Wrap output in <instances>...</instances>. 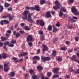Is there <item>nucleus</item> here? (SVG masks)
<instances>
[{
    "label": "nucleus",
    "mask_w": 79,
    "mask_h": 79,
    "mask_svg": "<svg viewBox=\"0 0 79 79\" xmlns=\"http://www.w3.org/2000/svg\"><path fill=\"white\" fill-rule=\"evenodd\" d=\"M44 39V36L42 35L41 37V40L42 41H43V40Z\"/></svg>",
    "instance_id": "59"
},
{
    "label": "nucleus",
    "mask_w": 79,
    "mask_h": 79,
    "mask_svg": "<svg viewBox=\"0 0 79 79\" xmlns=\"http://www.w3.org/2000/svg\"><path fill=\"white\" fill-rule=\"evenodd\" d=\"M73 52L72 49H69V50L68 52V53H71Z\"/></svg>",
    "instance_id": "61"
},
{
    "label": "nucleus",
    "mask_w": 79,
    "mask_h": 79,
    "mask_svg": "<svg viewBox=\"0 0 79 79\" xmlns=\"http://www.w3.org/2000/svg\"><path fill=\"white\" fill-rule=\"evenodd\" d=\"M69 21H72V22H76V20L73 19H70L69 20Z\"/></svg>",
    "instance_id": "42"
},
{
    "label": "nucleus",
    "mask_w": 79,
    "mask_h": 79,
    "mask_svg": "<svg viewBox=\"0 0 79 79\" xmlns=\"http://www.w3.org/2000/svg\"><path fill=\"white\" fill-rule=\"evenodd\" d=\"M19 32L20 33H21V34H25V32H24V31H19Z\"/></svg>",
    "instance_id": "41"
},
{
    "label": "nucleus",
    "mask_w": 79,
    "mask_h": 79,
    "mask_svg": "<svg viewBox=\"0 0 79 79\" xmlns=\"http://www.w3.org/2000/svg\"><path fill=\"white\" fill-rule=\"evenodd\" d=\"M1 39L2 40V41L3 42L4 41V40H6L8 38L2 36L1 37Z\"/></svg>",
    "instance_id": "23"
},
{
    "label": "nucleus",
    "mask_w": 79,
    "mask_h": 79,
    "mask_svg": "<svg viewBox=\"0 0 79 79\" xmlns=\"http://www.w3.org/2000/svg\"><path fill=\"white\" fill-rule=\"evenodd\" d=\"M74 1V0H69L68 2L69 4H72V3H73Z\"/></svg>",
    "instance_id": "36"
},
{
    "label": "nucleus",
    "mask_w": 79,
    "mask_h": 79,
    "mask_svg": "<svg viewBox=\"0 0 79 79\" xmlns=\"http://www.w3.org/2000/svg\"><path fill=\"white\" fill-rule=\"evenodd\" d=\"M36 68L37 69H43V67L40 65L37 66Z\"/></svg>",
    "instance_id": "27"
},
{
    "label": "nucleus",
    "mask_w": 79,
    "mask_h": 79,
    "mask_svg": "<svg viewBox=\"0 0 79 79\" xmlns=\"http://www.w3.org/2000/svg\"><path fill=\"white\" fill-rule=\"evenodd\" d=\"M41 60H42L43 62H45L46 61V57L44 56H42L41 57Z\"/></svg>",
    "instance_id": "20"
},
{
    "label": "nucleus",
    "mask_w": 79,
    "mask_h": 79,
    "mask_svg": "<svg viewBox=\"0 0 79 79\" xmlns=\"http://www.w3.org/2000/svg\"><path fill=\"white\" fill-rule=\"evenodd\" d=\"M10 29H11V30H12V31H13L14 29V27H13V26H12L10 27Z\"/></svg>",
    "instance_id": "63"
},
{
    "label": "nucleus",
    "mask_w": 79,
    "mask_h": 79,
    "mask_svg": "<svg viewBox=\"0 0 79 79\" xmlns=\"http://www.w3.org/2000/svg\"><path fill=\"white\" fill-rule=\"evenodd\" d=\"M28 55V53L26 52H22L21 53V55L19 56V57L20 58L21 56H25V55Z\"/></svg>",
    "instance_id": "10"
},
{
    "label": "nucleus",
    "mask_w": 79,
    "mask_h": 79,
    "mask_svg": "<svg viewBox=\"0 0 79 79\" xmlns=\"http://www.w3.org/2000/svg\"><path fill=\"white\" fill-rule=\"evenodd\" d=\"M29 11L25 10L22 13V15L23 16L22 18V19L23 20H26L28 22H31V23H34V21L32 19V15H33V14L32 13H29ZM28 15V17H27Z\"/></svg>",
    "instance_id": "1"
},
{
    "label": "nucleus",
    "mask_w": 79,
    "mask_h": 79,
    "mask_svg": "<svg viewBox=\"0 0 79 79\" xmlns=\"http://www.w3.org/2000/svg\"><path fill=\"white\" fill-rule=\"evenodd\" d=\"M70 43V42L68 41H66V42H65V44L67 45H69V43Z\"/></svg>",
    "instance_id": "52"
},
{
    "label": "nucleus",
    "mask_w": 79,
    "mask_h": 79,
    "mask_svg": "<svg viewBox=\"0 0 79 79\" xmlns=\"http://www.w3.org/2000/svg\"><path fill=\"white\" fill-rule=\"evenodd\" d=\"M3 48H4V50H6V51L7 50V48H6V46H4L3 47Z\"/></svg>",
    "instance_id": "60"
},
{
    "label": "nucleus",
    "mask_w": 79,
    "mask_h": 79,
    "mask_svg": "<svg viewBox=\"0 0 79 79\" xmlns=\"http://www.w3.org/2000/svg\"><path fill=\"white\" fill-rule=\"evenodd\" d=\"M3 23H4V20H2L0 21V24L1 25H3Z\"/></svg>",
    "instance_id": "54"
},
{
    "label": "nucleus",
    "mask_w": 79,
    "mask_h": 79,
    "mask_svg": "<svg viewBox=\"0 0 79 79\" xmlns=\"http://www.w3.org/2000/svg\"><path fill=\"white\" fill-rule=\"evenodd\" d=\"M3 10V7L2 6L0 5V11H2Z\"/></svg>",
    "instance_id": "40"
},
{
    "label": "nucleus",
    "mask_w": 79,
    "mask_h": 79,
    "mask_svg": "<svg viewBox=\"0 0 79 79\" xmlns=\"http://www.w3.org/2000/svg\"><path fill=\"white\" fill-rule=\"evenodd\" d=\"M2 56L3 59H5L6 58V53H3L2 54Z\"/></svg>",
    "instance_id": "19"
},
{
    "label": "nucleus",
    "mask_w": 79,
    "mask_h": 79,
    "mask_svg": "<svg viewBox=\"0 0 79 79\" xmlns=\"http://www.w3.org/2000/svg\"><path fill=\"white\" fill-rule=\"evenodd\" d=\"M50 60V57H46V61H49Z\"/></svg>",
    "instance_id": "38"
},
{
    "label": "nucleus",
    "mask_w": 79,
    "mask_h": 79,
    "mask_svg": "<svg viewBox=\"0 0 79 79\" xmlns=\"http://www.w3.org/2000/svg\"><path fill=\"white\" fill-rule=\"evenodd\" d=\"M69 72H73L76 74L79 73V69L72 70L69 69Z\"/></svg>",
    "instance_id": "8"
},
{
    "label": "nucleus",
    "mask_w": 79,
    "mask_h": 79,
    "mask_svg": "<svg viewBox=\"0 0 79 79\" xmlns=\"http://www.w3.org/2000/svg\"><path fill=\"white\" fill-rule=\"evenodd\" d=\"M8 64H4V66L5 68H7V67H8Z\"/></svg>",
    "instance_id": "51"
},
{
    "label": "nucleus",
    "mask_w": 79,
    "mask_h": 79,
    "mask_svg": "<svg viewBox=\"0 0 79 79\" xmlns=\"http://www.w3.org/2000/svg\"><path fill=\"white\" fill-rule=\"evenodd\" d=\"M55 4L57 6H60L61 8L62 7V6L60 4V3L59 2L56 1H55L54 2Z\"/></svg>",
    "instance_id": "11"
},
{
    "label": "nucleus",
    "mask_w": 79,
    "mask_h": 79,
    "mask_svg": "<svg viewBox=\"0 0 79 79\" xmlns=\"http://www.w3.org/2000/svg\"><path fill=\"white\" fill-rule=\"evenodd\" d=\"M30 9H31V10H35V7H30Z\"/></svg>",
    "instance_id": "58"
},
{
    "label": "nucleus",
    "mask_w": 79,
    "mask_h": 79,
    "mask_svg": "<svg viewBox=\"0 0 79 79\" xmlns=\"http://www.w3.org/2000/svg\"><path fill=\"white\" fill-rule=\"evenodd\" d=\"M79 38L77 36L75 38V40H76V42H78V41H79Z\"/></svg>",
    "instance_id": "43"
},
{
    "label": "nucleus",
    "mask_w": 79,
    "mask_h": 79,
    "mask_svg": "<svg viewBox=\"0 0 79 79\" xmlns=\"http://www.w3.org/2000/svg\"><path fill=\"white\" fill-rule=\"evenodd\" d=\"M15 75V73L14 72H11L9 74V76L10 77H14Z\"/></svg>",
    "instance_id": "17"
},
{
    "label": "nucleus",
    "mask_w": 79,
    "mask_h": 79,
    "mask_svg": "<svg viewBox=\"0 0 79 79\" xmlns=\"http://www.w3.org/2000/svg\"><path fill=\"white\" fill-rule=\"evenodd\" d=\"M13 34L14 35H15V38L17 39L20 36V34L19 32H17L16 33V31H15L13 32Z\"/></svg>",
    "instance_id": "7"
},
{
    "label": "nucleus",
    "mask_w": 79,
    "mask_h": 79,
    "mask_svg": "<svg viewBox=\"0 0 79 79\" xmlns=\"http://www.w3.org/2000/svg\"><path fill=\"white\" fill-rule=\"evenodd\" d=\"M71 11L72 13L74 14V15H79V11L77 12L76 7L75 6H73L71 9Z\"/></svg>",
    "instance_id": "2"
},
{
    "label": "nucleus",
    "mask_w": 79,
    "mask_h": 79,
    "mask_svg": "<svg viewBox=\"0 0 79 79\" xmlns=\"http://www.w3.org/2000/svg\"><path fill=\"white\" fill-rule=\"evenodd\" d=\"M58 77H59V75L58 74L54 75L52 77V79H55V78Z\"/></svg>",
    "instance_id": "32"
},
{
    "label": "nucleus",
    "mask_w": 79,
    "mask_h": 79,
    "mask_svg": "<svg viewBox=\"0 0 79 79\" xmlns=\"http://www.w3.org/2000/svg\"><path fill=\"white\" fill-rule=\"evenodd\" d=\"M72 18L73 19H76V20H77V18L76 17H74V16H73Z\"/></svg>",
    "instance_id": "57"
},
{
    "label": "nucleus",
    "mask_w": 79,
    "mask_h": 79,
    "mask_svg": "<svg viewBox=\"0 0 79 79\" xmlns=\"http://www.w3.org/2000/svg\"><path fill=\"white\" fill-rule=\"evenodd\" d=\"M46 1L45 0H40V3L41 5H43L45 3Z\"/></svg>",
    "instance_id": "25"
},
{
    "label": "nucleus",
    "mask_w": 79,
    "mask_h": 79,
    "mask_svg": "<svg viewBox=\"0 0 79 79\" xmlns=\"http://www.w3.org/2000/svg\"><path fill=\"white\" fill-rule=\"evenodd\" d=\"M18 26V23H16L14 26L15 28H17Z\"/></svg>",
    "instance_id": "53"
},
{
    "label": "nucleus",
    "mask_w": 79,
    "mask_h": 79,
    "mask_svg": "<svg viewBox=\"0 0 79 79\" xmlns=\"http://www.w3.org/2000/svg\"><path fill=\"white\" fill-rule=\"evenodd\" d=\"M67 28L69 29H71L73 28V27L72 26V25H69L67 26Z\"/></svg>",
    "instance_id": "33"
},
{
    "label": "nucleus",
    "mask_w": 79,
    "mask_h": 79,
    "mask_svg": "<svg viewBox=\"0 0 79 79\" xmlns=\"http://www.w3.org/2000/svg\"><path fill=\"white\" fill-rule=\"evenodd\" d=\"M60 8H61V7L58 6H53V8L55 10H58Z\"/></svg>",
    "instance_id": "16"
},
{
    "label": "nucleus",
    "mask_w": 79,
    "mask_h": 79,
    "mask_svg": "<svg viewBox=\"0 0 79 79\" xmlns=\"http://www.w3.org/2000/svg\"><path fill=\"white\" fill-rule=\"evenodd\" d=\"M11 60H14L15 62H17V63L19 62L18 59V58H16V57H13L11 58Z\"/></svg>",
    "instance_id": "18"
},
{
    "label": "nucleus",
    "mask_w": 79,
    "mask_h": 79,
    "mask_svg": "<svg viewBox=\"0 0 79 79\" xmlns=\"http://www.w3.org/2000/svg\"><path fill=\"white\" fill-rule=\"evenodd\" d=\"M7 16L9 18L10 21H11V20H13V17L11 16V15L10 14H8Z\"/></svg>",
    "instance_id": "15"
},
{
    "label": "nucleus",
    "mask_w": 79,
    "mask_h": 79,
    "mask_svg": "<svg viewBox=\"0 0 79 79\" xmlns=\"http://www.w3.org/2000/svg\"><path fill=\"white\" fill-rule=\"evenodd\" d=\"M42 46L44 48L43 49V52H45V51H47L48 50V48L47 46L44 44H42Z\"/></svg>",
    "instance_id": "5"
},
{
    "label": "nucleus",
    "mask_w": 79,
    "mask_h": 79,
    "mask_svg": "<svg viewBox=\"0 0 79 79\" xmlns=\"http://www.w3.org/2000/svg\"><path fill=\"white\" fill-rule=\"evenodd\" d=\"M7 10L8 11H12V10H13V8H12V7H9L8 8Z\"/></svg>",
    "instance_id": "50"
},
{
    "label": "nucleus",
    "mask_w": 79,
    "mask_h": 79,
    "mask_svg": "<svg viewBox=\"0 0 79 79\" xmlns=\"http://www.w3.org/2000/svg\"><path fill=\"white\" fill-rule=\"evenodd\" d=\"M56 55V51H53L52 53V55L53 56H55Z\"/></svg>",
    "instance_id": "30"
},
{
    "label": "nucleus",
    "mask_w": 79,
    "mask_h": 79,
    "mask_svg": "<svg viewBox=\"0 0 79 79\" xmlns=\"http://www.w3.org/2000/svg\"><path fill=\"white\" fill-rule=\"evenodd\" d=\"M62 10V11H63V12H66V10L65 9H64V7H61V10Z\"/></svg>",
    "instance_id": "35"
},
{
    "label": "nucleus",
    "mask_w": 79,
    "mask_h": 79,
    "mask_svg": "<svg viewBox=\"0 0 79 79\" xmlns=\"http://www.w3.org/2000/svg\"><path fill=\"white\" fill-rule=\"evenodd\" d=\"M33 60H40V57L38 56H35L34 57L32 58Z\"/></svg>",
    "instance_id": "14"
},
{
    "label": "nucleus",
    "mask_w": 79,
    "mask_h": 79,
    "mask_svg": "<svg viewBox=\"0 0 79 79\" xmlns=\"http://www.w3.org/2000/svg\"><path fill=\"white\" fill-rule=\"evenodd\" d=\"M23 61V59H19V63H21Z\"/></svg>",
    "instance_id": "56"
},
{
    "label": "nucleus",
    "mask_w": 79,
    "mask_h": 79,
    "mask_svg": "<svg viewBox=\"0 0 79 79\" xmlns=\"http://www.w3.org/2000/svg\"><path fill=\"white\" fill-rule=\"evenodd\" d=\"M32 79H39V77L36 75H33L32 77Z\"/></svg>",
    "instance_id": "21"
},
{
    "label": "nucleus",
    "mask_w": 79,
    "mask_h": 79,
    "mask_svg": "<svg viewBox=\"0 0 79 79\" xmlns=\"http://www.w3.org/2000/svg\"><path fill=\"white\" fill-rule=\"evenodd\" d=\"M71 60L74 61H75V62H76L77 63V59H76V55H73V56L71 58Z\"/></svg>",
    "instance_id": "9"
},
{
    "label": "nucleus",
    "mask_w": 79,
    "mask_h": 79,
    "mask_svg": "<svg viewBox=\"0 0 79 79\" xmlns=\"http://www.w3.org/2000/svg\"><path fill=\"white\" fill-rule=\"evenodd\" d=\"M10 43L12 44H16V40H13L10 41Z\"/></svg>",
    "instance_id": "37"
},
{
    "label": "nucleus",
    "mask_w": 79,
    "mask_h": 79,
    "mask_svg": "<svg viewBox=\"0 0 79 79\" xmlns=\"http://www.w3.org/2000/svg\"><path fill=\"white\" fill-rule=\"evenodd\" d=\"M8 46L10 47H14V44H10L8 45Z\"/></svg>",
    "instance_id": "46"
},
{
    "label": "nucleus",
    "mask_w": 79,
    "mask_h": 79,
    "mask_svg": "<svg viewBox=\"0 0 79 79\" xmlns=\"http://www.w3.org/2000/svg\"><path fill=\"white\" fill-rule=\"evenodd\" d=\"M52 15H54L55 13V12L54 11H51Z\"/></svg>",
    "instance_id": "64"
},
{
    "label": "nucleus",
    "mask_w": 79,
    "mask_h": 79,
    "mask_svg": "<svg viewBox=\"0 0 79 79\" xmlns=\"http://www.w3.org/2000/svg\"><path fill=\"white\" fill-rule=\"evenodd\" d=\"M10 4L8 3H6L4 4L5 7H6V8H8V6H10Z\"/></svg>",
    "instance_id": "29"
},
{
    "label": "nucleus",
    "mask_w": 79,
    "mask_h": 79,
    "mask_svg": "<svg viewBox=\"0 0 79 79\" xmlns=\"http://www.w3.org/2000/svg\"><path fill=\"white\" fill-rule=\"evenodd\" d=\"M38 32L39 34H40L41 35H43L44 34V31L42 30H40L38 31Z\"/></svg>",
    "instance_id": "34"
},
{
    "label": "nucleus",
    "mask_w": 79,
    "mask_h": 79,
    "mask_svg": "<svg viewBox=\"0 0 79 79\" xmlns=\"http://www.w3.org/2000/svg\"><path fill=\"white\" fill-rule=\"evenodd\" d=\"M59 69H54L53 71L54 73L55 74H58V71H59Z\"/></svg>",
    "instance_id": "31"
},
{
    "label": "nucleus",
    "mask_w": 79,
    "mask_h": 79,
    "mask_svg": "<svg viewBox=\"0 0 79 79\" xmlns=\"http://www.w3.org/2000/svg\"><path fill=\"white\" fill-rule=\"evenodd\" d=\"M56 58V60L59 62H61L62 61V57L60 56H57Z\"/></svg>",
    "instance_id": "12"
},
{
    "label": "nucleus",
    "mask_w": 79,
    "mask_h": 79,
    "mask_svg": "<svg viewBox=\"0 0 79 79\" xmlns=\"http://www.w3.org/2000/svg\"><path fill=\"white\" fill-rule=\"evenodd\" d=\"M51 74H52V73L50 72L47 73V75H48V77H50L51 76Z\"/></svg>",
    "instance_id": "44"
},
{
    "label": "nucleus",
    "mask_w": 79,
    "mask_h": 79,
    "mask_svg": "<svg viewBox=\"0 0 79 79\" xmlns=\"http://www.w3.org/2000/svg\"><path fill=\"white\" fill-rule=\"evenodd\" d=\"M27 41L28 42H31L33 40V37L31 35H29L27 38Z\"/></svg>",
    "instance_id": "4"
},
{
    "label": "nucleus",
    "mask_w": 79,
    "mask_h": 79,
    "mask_svg": "<svg viewBox=\"0 0 79 79\" xmlns=\"http://www.w3.org/2000/svg\"><path fill=\"white\" fill-rule=\"evenodd\" d=\"M4 24H8L9 23V22L8 20H5L4 21Z\"/></svg>",
    "instance_id": "47"
},
{
    "label": "nucleus",
    "mask_w": 79,
    "mask_h": 79,
    "mask_svg": "<svg viewBox=\"0 0 79 79\" xmlns=\"http://www.w3.org/2000/svg\"><path fill=\"white\" fill-rule=\"evenodd\" d=\"M36 23L37 24H39L40 26L42 27L45 26V23L43 20H37Z\"/></svg>",
    "instance_id": "3"
},
{
    "label": "nucleus",
    "mask_w": 79,
    "mask_h": 79,
    "mask_svg": "<svg viewBox=\"0 0 79 79\" xmlns=\"http://www.w3.org/2000/svg\"><path fill=\"white\" fill-rule=\"evenodd\" d=\"M9 43H10V42L8 41H6V42L4 43V46H5V45H8V44Z\"/></svg>",
    "instance_id": "49"
},
{
    "label": "nucleus",
    "mask_w": 79,
    "mask_h": 79,
    "mask_svg": "<svg viewBox=\"0 0 79 79\" xmlns=\"http://www.w3.org/2000/svg\"><path fill=\"white\" fill-rule=\"evenodd\" d=\"M29 71L30 73H34V70L32 69L30 70Z\"/></svg>",
    "instance_id": "55"
},
{
    "label": "nucleus",
    "mask_w": 79,
    "mask_h": 79,
    "mask_svg": "<svg viewBox=\"0 0 79 79\" xmlns=\"http://www.w3.org/2000/svg\"><path fill=\"white\" fill-rule=\"evenodd\" d=\"M35 10H36V11H40V7H39V6L38 5H35Z\"/></svg>",
    "instance_id": "13"
},
{
    "label": "nucleus",
    "mask_w": 79,
    "mask_h": 79,
    "mask_svg": "<svg viewBox=\"0 0 79 79\" xmlns=\"http://www.w3.org/2000/svg\"><path fill=\"white\" fill-rule=\"evenodd\" d=\"M67 79H69L70 77H69V76L68 75H67L65 77Z\"/></svg>",
    "instance_id": "62"
},
{
    "label": "nucleus",
    "mask_w": 79,
    "mask_h": 79,
    "mask_svg": "<svg viewBox=\"0 0 79 79\" xmlns=\"http://www.w3.org/2000/svg\"><path fill=\"white\" fill-rule=\"evenodd\" d=\"M66 49V48L65 47L61 48H60L61 50H65Z\"/></svg>",
    "instance_id": "48"
},
{
    "label": "nucleus",
    "mask_w": 79,
    "mask_h": 79,
    "mask_svg": "<svg viewBox=\"0 0 79 79\" xmlns=\"http://www.w3.org/2000/svg\"><path fill=\"white\" fill-rule=\"evenodd\" d=\"M58 31V29H57L56 27H54L52 30L53 32H55L56 31Z\"/></svg>",
    "instance_id": "26"
},
{
    "label": "nucleus",
    "mask_w": 79,
    "mask_h": 79,
    "mask_svg": "<svg viewBox=\"0 0 79 79\" xmlns=\"http://www.w3.org/2000/svg\"><path fill=\"white\" fill-rule=\"evenodd\" d=\"M45 18H51L52 15L50 14V12H46V15H44Z\"/></svg>",
    "instance_id": "6"
},
{
    "label": "nucleus",
    "mask_w": 79,
    "mask_h": 79,
    "mask_svg": "<svg viewBox=\"0 0 79 79\" xmlns=\"http://www.w3.org/2000/svg\"><path fill=\"white\" fill-rule=\"evenodd\" d=\"M64 15V14H63V13L60 10V12H59V16L60 17L61 16H63Z\"/></svg>",
    "instance_id": "28"
},
{
    "label": "nucleus",
    "mask_w": 79,
    "mask_h": 79,
    "mask_svg": "<svg viewBox=\"0 0 79 79\" xmlns=\"http://www.w3.org/2000/svg\"><path fill=\"white\" fill-rule=\"evenodd\" d=\"M47 30L48 31H51L52 30V27L51 25H49L47 28Z\"/></svg>",
    "instance_id": "22"
},
{
    "label": "nucleus",
    "mask_w": 79,
    "mask_h": 79,
    "mask_svg": "<svg viewBox=\"0 0 79 79\" xmlns=\"http://www.w3.org/2000/svg\"><path fill=\"white\" fill-rule=\"evenodd\" d=\"M28 45H29V46H30V47H32V45H33V44H32V42H30L29 43H28Z\"/></svg>",
    "instance_id": "45"
},
{
    "label": "nucleus",
    "mask_w": 79,
    "mask_h": 79,
    "mask_svg": "<svg viewBox=\"0 0 79 79\" xmlns=\"http://www.w3.org/2000/svg\"><path fill=\"white\" fill-rule=\"evenodd\" d=\"M24 29L26 31H29L30 30V28L28 27V26H25L24 27Z\"/></svg>",
    "instance_id": "24"
},
{
    "label": "nucleus",
    "mask_w": 79,
    "mask_h": 79,
    "mask_svg": "<svg viewBox=\"0 0 79 79\" xmlns=\"http://www.w3.org/2000/svg\"><path fill=\"white\" fill-rule=\"evenodd\" d=\"M41 79H44V75L42 73H41Z\"/></svg>",
    "instance_id": "39"
}]
</instances>
